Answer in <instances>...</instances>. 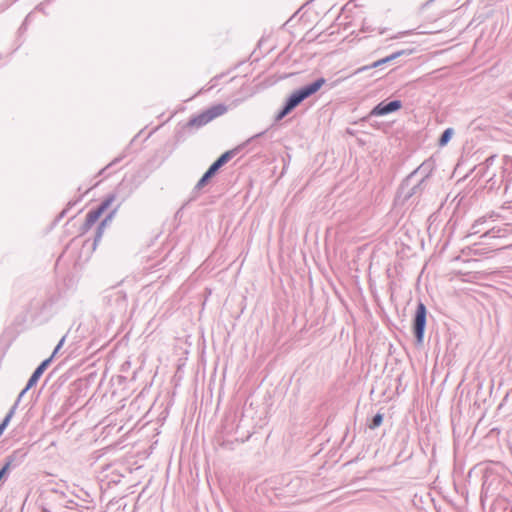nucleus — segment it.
<instances>
[{
	"label": "nucleus",
	"mask_w": 512,
	"mask_h": 512,
	"mask_svg": "<svg viewBox=\"0 0 512 512\" xmlns=\"http://www.w3.org/2000/svg\"><path fill=\"white\" fill-rule=\"evenodd\" d=\"M427 314L428 311L425 304L419 301L412 320V331L417 345H422L424 341Z\"/></svg>",
	"instance_id": "obj_6"
},
{
	"label": "nucleus",
	"mask_w": 512,
	"mask_h": 512,
	"mask_svg": "<svg viewBox=\"0 0 512 512\" xmlns=\"http://www.w3.org/2000/svg\"><path fill=\"white\" fill-rule=\"evenodd\" d=\"M64 341H65V337H62L61 340L59 341V343L56 345V347L54 348V351L52 353V355L50 356L51 359L58 353V351L61 349L62 345L64 344Z\"/></svg>",
	"instance_id": "obj_30"
},
{
	"label": "nucleus",
	"mask_w": 512,
	"mask_h": 512,
	"mask_svg": "<svg viewBox=\"0 0 512 512\" xmlns=\"http://www.w3.org/2000/svg\"><path fill=\"white\" fill-rule=\"evenodd\" d=\"M325 83L326 79L320 77L315 81L300 87L299 89L295 90L292 94H290V96L286 99L284 104L293 111L305 99L317 93Z\"/></svg>",
	"instance_id": "obj_4"
},
{
	"label": "nucleus",
	"mask_w": 512,
	"mask_h": 512,
	"mask_svg": "<svg viewBox=\"0 0 512 512\" xmlns=\"http://www.w3.org/2000/svg\"><path fill=\"white\" fill-rule=\"evenodd\" d=\"M496 159L497 155H491L478 166L477 175L486 178L485 188L488 191L498 190L500 187L504 186L501 166L497 169L493 168Z\"/></svg>",
	"instance_id": "obj_3"
},
{
	"label": "nucleus",
	"mask_w": 512,
	"mask_h": 512,
	"mask_svg": "<svg viewBox=\"0 0 512 512\" xmlns=\"http://www.w3.org/2000/svg\"><path fill=\"white\" fill-rule=\"evenodd\" d=\"M105 302L117 311H124L127 307V295L123 290L110 289L104 296Z\"/></svg>",
	"instance_id": "obj_9"
},
{
	"label": "nucleus",
	"mask_w": 512,
	"mask_h": 512,
	"mask_svg": "<svg viewBox=\"0 0 512 512\" xmlns=\"http://www.w3.org/2000/svg\"><path fill=\"white\" fill-rule=\"evenodd\" d=\"M227 112V106L225 104L213 105L201 113L192 116L186 123L185 128L187 129H199L204 125L208 124L215 118L222 116Z\"/></svg>",
	"instance_id": "obj_5"
},
{
	"label": "nucleus",
	"mask_w": 512,
	"mask_h": 512,
	"mask_svg": "<svg viewBox=\"0 0 512 512\" xmlns=\"http://www.w3.org/2000/svg\"><path fill=\"white\" fill-rule=\"evenodd\" d=\"M435 169V162L431 158L425 160L410 175H414L415 178L423 179V183L427 184L429 177Z\"/></svg>",
	"instance_id": "obj_12"
},
{
	"label": "nucleus",
	"mask_w": 512,
	"mask_h": 512,
	"mask_svg": "<svg viewBox=\"0 0 512 512\" xmlns=\"http://www.w3.org/2000/svg\"><path fill=\"white\" fill-rule=\"evenodd\" d=\"M500 232H501V229H496L495 227L485 231L482 235H481V238H496V237H500Z\"/></svg>",
	"instance_id": "obj_25"
},
{
	"label": "nucleus",
	"mask_w": 512,
	"mask_h": 512,
	"mask_svg": "<svg viewBox=\"0 0 512 512\" xmlns=\"http://www.w3.org/2000/svg\"><path fill=\"white\" fill-rule=\"evenodd\" d=\"M5 431V428H3L2 426H0V436L3 434V432Z\"/></svg>",
	"instance_id": "obj_34"
},
{
	"label": "nucleus",
	"mask_w": 512,
	"mask_h": 512,
	"mask_svg": "<svg viewBox=\"0 0 512 512\" xmlns=\"http://www.w3.org/2000/svg\"><path fill=\"white\" fill-rule=\"evenodd\" d=\"M269 132V129H266L262 132H259L249 139H247L245 142H243L241 145L236 147L235 149L228 150L221 154L206 170V172L202 175V177L199 179L197 184L194 187V192H198L201 189H203L209 181L216 175V173L225 165L227 164L238 151H240L242 148L246 147L249 144L257 143L260 146H263V144L260 142V139L267 136Z\"/></svg>",
	"instance_id": "obj_1"
},
{
	"label": "nucleus",
	"mask_w": 512,
	"mask_h": 512,
	"mask_svg": "<svg viewBox=\"0 0 512 512\" xmlns=\"http://www.w3.org/2000/svg\"><path fill=\"white\" fill-rule=\"evenodd\" d=\"M501 170L504 178V192L508 193L512 185V158L507 157L504 159Z\"/></svg>",
	"instance_id": "obj_17"
},
{
	"label": "nucleus",
	"mask_w": 512,
	"mask_h": 512,
	"mask_svg": "<svg viewBox=\"0 0 512 512\" xmlns=\"http://www.w3.org/2000/svg\"><path fill=\"white\" fill-rule=\"evenodd\" d=\"M486 221V217H481L479 219H477L474 224L472 225V230L474 234L476 233H479L480 232V229H478V227L483 224L484 222Z\"/></svg>",
	"instance_id": "obj_28"
},
{
	"label": "nucleus",
	"mask_w": 512,
	"mask_h": 512,
	"mask_svg": "<svg viewBox=\"0 0 512 512\" xmlns=\"http://www.w3.org/2000/svg\"><path fill=\"white\" fill-rule=\"evenodd\" d=\"M291 112L292 110L289 109L285 104H283L282 108L278 111V113L275 116V122H279Z\"/></svg>",
	"instance_id": "obj_24"
},
{
	"label": "nucleus",
	"mask_w": 512,
	"mask_h": 512,
	"mask_svg": "<svg viewBox=\"0 0 512 512\" xmlns=\"http://www.w3.org/2000/svg\"><path fill=\"white\" fill-rule=\"evenodd\" d=\"M67 212H68V209H67V208L63 209V210L61 211V213L59 214L58 219L63 218V217L67 214Z\"/></svg>",
	"instance_id": "obj_33"
},
{
	"label": "nucleus",
	"mask_w": 512,
	"mask_h": 512,
	"mask_svg": "<svg viewBox=\"0 0 512 512\" xmlns=\"http://www.w3.org/2000/svg\"><path fill=\"white\" fill-rule=\"evenodd\" d=\"M15 411H16V406H12L10 408V410L8 411V413L6 414V416L4 417V419L1 421L0 426H2L3 428L6 429L7 426L9 425L12 417L14 416Z\"/></svg>",
	"instance_id": "obj_22"
},
{
	"label": "nucleus",
	"mask_w": 512,
	"mask_h": 512,
	"mask_svg": "<svg viewBox=\"0 0 512 512\" xmlns=\"http://www.w3.org/2000/svg\"><path fill=\"white\" fill-rule=\"evenodd\" d=\"M50 4H51V2H40L39 5H37L36 8L26 16L24 22L22 23L21 27L19 28V32L22 33L26 30L27 24L35 18L36 14H38V13L48 14V9L50 8Z\"/></svg>",
	"instance_id": "obj_16"
},
{
	"label": "nucleus",
	"mask_w": 512,
	"mask_h": 512,
	"mask_svg": "<svg viewBox=\"0 0 512 512\" xmlns=\"http://www.w3.org/2000/svg\"><path fill=\"white\" fill-rule=\"evenodd\" d=\"M120 207V204H118L114 209H112L106 216L105 218L100 222L99 225L105 227L108 223H110L113 219V217L115 216L116 212L118 211Z\"/></svg>",
	"instance_id": "obj_23"
},
{
	"label": "nucleus",
	"mask_w": 512,
	"mask_h": 512,
	"mask_svg": "<svg viewBox=\"0 0 512 512\" xmlns=\"http://www.w3.org/2000/svg\"><path fill=\"white\" fill-rule=\"evenodd\" d=\"M383 419H384V415L381 412L376 413L372 417L370 423L368 424V427L371 430H374V429L378 428L383 423Z\"/></svg>",
	"instance_id": "obj_21"
},
{
	"label": "nucleus",
	"mask_w": 512,
	"mask_h": 512,
	"mask_svg": "<svg viewBox=\"0 0 512 512\" xmlns=\"http://www.w3.org/2000/svg\"><path fill=\"white\" fill-rule=\"evenodd\" d=\"M125 158V154H121L120 156L116 157L115 159H113L108 165H106L100 172L99 174H103L107 169H109L110 167L116 165L117 163H119L122 159Z\"/></svg>",
	"instance_id": "obj_27"
},
{
	"label": "nucleus",
	"mask_w": 512,
	"mask_h": 512,
	"mask_svg": "<svg viewBox=\"0 0 512 512\" xmlns=\"http://www.w3.org/2000/svg\"><path fill=\"white\" fill-rule=\"evenodd\" d=\"M49 495H50V498H52L55 501H58L60 506H63L68 509L77 508L80 511H82L84 509L85 510L93 509V506L79 504L74 499L69 498L65 492L60 491L58 489L50 490Z\"/></svg>",
	"instance_id": "obj_8"
},
{
	"label": "nucleus",
	"mask_w": 512,
	"mask_h": 512,
	"mask_svg": "<svg viewBox=\"0 0 512 512\" xmlns=\"http://www.w3.org/2000/svg\"><path fill=\"white\" fill-rule=\"evenodd\" d=\"M9 476V472L7 471V468L1 467L0 469V482L5 481Z\"/></svg>",
	"instance_id": "obj_31"
},
{
	"label": "nucleus",
	"mask_w": 512,
	"mask_h": 512,
	"mask_svg": "<svg viewBox=\"0 0 512 512\" xmlns=\"http://www.w3.org/2000/svg\"><path fill=\"white\" fill-rule=\"evenodd\" d=\"M453 134H454V129L453 128H451V127L446 128L441 133V135H440V137L438 139V146H440V147L446 146L450 142Z\"/></svg>",
	"instance_id": "obj_20"
},
{
	"label": "nucleus",
	"mask_w": 512,
	"mask_h": 512,
	"mask_svg": "<svg viewBox=\"0 0 512 512\" xmlns=\"http://www.w3.org/2000/svg\"><path fill=\"white\" fill-rule=\"evenodd\" d=\"M136 190L132 189V187L129 185L128 180L122 179L121 182L117 185L115 188V191L113 193H110L109 195H115L116 198H120V205L126 201Z\"/></svg>",
	"instance_id": "obj_14"
},
{
	"label": "nucleus",
	"mask_w": 512,
	"mask_h": 512,
	"mask_svg": "<svg viewBox=\"0 0 512 512\" xmlns=\"http://www.w3.org/2000/svg\"><path fill=\"white\" fill-rule=\"evenodd\" d=\"M80 199H77V200H74V201H69L66 208L69 210L70 208H72L74 205H76L78 202H79Z\"/></svg>",
	"instance_id": "obj_32"
},
{
	"label": "nucleus",
	"mask_w": 512,
	"mask_h": 512,
	"mask_svg": "<svg viewBox=\"0 0 512 512\" xmlns=\"http://www.w3.org/2000/svg\"><path fill=\"white\" fill-rule=\"evenodd\" d=\"M123 179L128 180L129 185L132 189L137 190L138 187L144 182L146 179V175L142 169H138L132 173H127Z\"/></svg>",
	"instance_id": "obj_18"
},
{
	"label": "nucleus",
	"mask_w": 512,
	"mask_h": 512,
	"mask_svg": "<svg viewBox=\"0 0 512 512\" xmlns=\"http://www.w3.org/2000/svg\"><path fill=\"white\" fill-rule=\"evenodd\" d=\"M114 201L115 195H107L96 208L91 209L87 213L85 222L81 226V233L84 234L88 232Z\"/></svg>",
	"instance_id": "obj_7"
},
{
	"label": "nucleus",
	"mask_w": 512,
	"mask_h": 512,
	"mask_svg": "<svg viewBox=\"0 0 512 512\" xmlns=\"http://www.w3.org/2000/svg\"><path fill=\"white\" fill-rule=\"evenodd\" d=\"M104 228L105 227H103L101 225H98V227L96 229V232H95V237H94V242H93V249H95L97 244L100 242V240L102 238V235H103Z\"/></svg>",
	"instance_id": "obj_26"
},
{
	"label": "nucleus",
	"mask_w": 512,
	"mask_h": 512,
	"mask_svg": "<svg viewBox=\"0 0 512 512\" xmlns=\"http://www.w3.org/2000/svg\"><path fill=\"white\" fill-rule=\"evenodd\" d=\"M71 495H73L76 499H78L80 502L79 504L87 505V506H93V498L91 495L85 491L84 489L80 488L77 490H73L71 492Z\"/></svg>",
	"instance_id": "obj_19"
},
{
	"label": "nucleus",
	"mask_w": 512,
	"mask_h": 512,
	"mask_svg": "<svg viewBox=\"0 0 512 512\" xmlns=\"http://www.w3.org/2000/svg\"><path fill=\"white\" fill-rule=\"evenodd\" d=\"M411 54V51H408V50H400V51H397V52H394L392 53L391 55L387 56V57H384L382 59H379L377 61H374L372 64L370 65H365V66H362L360 68L357 69L356 73H361V72H364V71H367V70H370V69H373V68H378L386 63H389L395 59H397L398 57L402 56V55H410Z\"/></svg>",
	"instance_id": "obj_13"
},
{
	"label": "nucleus",
	"mask_w": 512,
	"mask_h": 512,
	"mask_svg": "<svg viewBox=\"0 0 512 512\" xmlns=\"http://www.w3.org/2000/svg\"><path fill=\"white\" fill-rule=\"evenodd\" d=\"M402 108L401 100H392L389 102L381 101L370 111L369 116H385L396 112Z\"/></svg>",
	"instance_id": "obj_10"
},
{
	"label": "nucleus",
	"mask_w": 512,
	"mask_h": 512,
	"mask_svg": "<svg viewBox=\"0 0 512 512\" xmlns=\"http://www.w3.org/2000/svg\"><path fill=\"white\" fill-rule=\"evenodd\" d=\"M426 187L427 184L423 183V179L408 174L399 185L395 200L402 205L409 201L414 202L421 197Z\"/></svg>",
	"instance_id": "obj_2"
},
{
	"label": "nucleus",
	"mask_w": 512,
	"mask_h": 512,
	"mask_svg": "<svg viewBox=\"0 0 512 512\" xmlns=\"http://www.w3.org/2000/svg\"><path fill=\"white\" fill-rule=\"evenodd\" d=\"M31 388H27V385L24 387V389L19 393L15 403L12 405V406H16V408L18 407L22 397H24V395L28 392V390H30Z\"/></svg>",
	"instance_id": "obj_29"
},
{
	"label": "nucleus",
	"mask_w": 512,
	"mask_h": 512,
	"mask_svg": "<svg viewBox=\"0 0 512 512\" xmlns=\"http://www.w3.org/2000/svg\"><path fill=\"white\" fill-rule=\"evenodd\" d=\"M27 456V451L23 448L17 449L13 451L10 455L5 457L4 464L2 467L7 468V471L10 473L12 469L20 466Z\"/></svg>",
	"instance_id": "obj_11"
},
{
	"label": "nucleus",
	"mask_w": 512,
	"mask_h": 512,
	"mask_svg": "<svg viewBox=\"0 0 512 512\" xmlns=\"http://www.w3.org/2000/svg\"><path fill=\"white\" fill-rule=\"evenodd\" d=\"M51 363V357L43 360L37 367L36 369L33 371L32 375L30 376V378L28 379V382H27V388H32L34 387L37 382L39 381L40 377L43 375V373L45 372V370L48 368V366L50 365Z\"/></svg>",
	"instance_id": "obj_15"
}]
</instances>
